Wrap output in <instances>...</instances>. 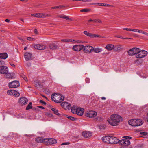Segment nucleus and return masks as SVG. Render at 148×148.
<instances>
[{
	"instance_id": "f257e3e1",
	"label": "nucleus",
	"mask_w": 148,
	"mask_h": 148,
	"mask_svg": "<svg viewBox=\"0 0 148 148\" xmlns=\"http://www.w3.org/2000/svg\"><path fill=\"white\" fill-rule=\"evenodd\" d=\"M123 119L121 116L117 114H112L108 121L111 125L115 126L118 125L122 121Z\"/></svg>"
},
{
	"instance_id": "f03ea898",
	"label": "nucleus",
	"mask_w": 148,
	"mask_h": 148,
	"mask_svg": "<svg viewBox=\"0 0 148 148\" xmlns=\"http://www.w3.org/2000/svg\"><path fill=\"white\" fill-rule=\"evenodd\" d=\"M51 99L52 101L57 103H60L62 101L64 97L60 94H52Z\"/></svg>"
},
{
	"instance_id": "7ed1b4c3",
	"label": "nucleus",
	"mask_w": 148,
	"mask_h": 148,
	"mask_svg": "<svg viewBox=\"0 0 148 148\" xmlns=\"http://www.w3.org/2000/svg\"><path fill=\"white\" fill-rule=\"evenodd\" d=\"M128 123L132 126H138L141 125L143 122L142 120L139 119H132L129 121Z\"/></svg>"
},
{
	"instance_id": "20e7f679",
	"label": "nucleus",
	"mask_w": 148,
	"mask_h": 148,
	"mask_svg": "<svg viewBox=\"0 0 148 148\" xmlns=\"http://www.w3.org/2000/svg\"><path fill=\"white\" fill-rule=\"evenodd\" d=\"M121 47V46H116L114 47L113 45L108 44L106 45L105 48L109 51L111 50L114 48L116 51H118L120 49Z\"/></svg>"
},
{
	"instance_id": "39448f33",
	"label": "nucleus",
	"mask_w": 148,
	"mask_h": 148,
	"mask_svg": "<svg viewBox=\"0 0 148 148\" xmlns=\"http://www.w3.org/2000/svg\"><path fill=\"white\" fill-rule=\"evenodd\" d=\"M147 52L144 50L140 51L136 55V57L138 58H141L146 56L147 55Z\"/></svg>"
},
{
	"instance_id": "423d86ee",
	"label": "nucleus",
	"mask_w": 148,
	"mask_h": 148,
	"mask_svg": "<svg viewBox=\"0 0 148 148\" xmlns=\"http://www.w3.org/2000/svg\"><path fill=\"white\" fill-rule=\"evenodd\" d=\"M8 85L9 87L11 88H15L18 87L20 84L18 81L15 80L10 82Z\"/></svg>"
},
{
	"instance_id": "0eeeda50",
	"label": "nucleus",
	"mask_w": 148,
	"mask_h": 148,
	"mask_svg": "<svg viewBox=\"0 0 148 148\" xmlns=\"http://www.w3.org/2000/svg\"><path fill=\"white\" fill-rule=\"evenodd\" d=\"M97 115V112L93 111H90L86 112L85 115L89 117L92 118L94 117Z\"/></svg>"
},
{
	"instance_id": "6e6552de",
	"label": "nucleus",
	"mask_w": 148,
	"mask_h": 148,
	"mask_svg": "<svg viewBox=\"0 0 148 148\" xmlns=\"http://www.w3.org/2000/svg\"><path fill=\"white\" fill-rule=\"evenodd\" d=\"M83 49L85 53H90L92 51L93 47L91 46H84Z\"/></svg>"
},
{
	"instance_id": "1a4fd4ad",
	"label": "nucleus",
	"mask_w": 148,
	"mask_h": 148,
	"mask_svg": "<svg viewBox=\"0 0 148 148\" xmlns=\"http://www.w3.org/2000/svg\"><path fill=\"white\" fill-rule=\"evenodd\" d=\"M84 46L82 45H75L73 47V50L75 51H79L83 49Z\"/></svg>"
},
{
	"instance_id": "9d476101",
	"label": "nucleus",
	"mask_w": 148,
	"mask_h": 148,
	"mask_svg": "<svg viewBox=\"0 0 148 148\" xmlns=\"http://www.w3.org/2000/svg\"><path fill=\"white\" fill-rule=\"evenodd\" d=\"M33 47L35 49L39 50H43L46 48V47L43 45L40 44H34Z\"/></svg>"
},
{
	"instance_id": "9b49d317",
	"label": "nucleus",
	"mask_w": 148,
	"mask_h": 148,
	"mask_svg": "<svg viewBox=\"0 0 148 148\" xmlns=\"http://www.w3.org/2000/svg\"><path fill=\"white\" fill-rule=\"evenodd\" d=\"M8 72V68L5 66H0V73L1 74H4Z\"/></svg>"
},
{
	"instance_id": "f8f14e48",
	"label": "nucleus",
	"mask_w": 148,
	"mask_h": 148,
	"mask_svg": "<svg viewBox=\"0 0 148 148\" xmlns=\"http://www.w3.org/2000/svg\"><path fill=\"white\" fill-rule=\"evenodd\" d=\"M28 102V100L27 98L24 97H20L19 100L18 102L20 104L24 105L26 104Z\"/></svg>"
},
{
	"instance_id": "ddd939ff",
	"label": "nucleus",
	"mask_w": 148,
	"mask_h": 148,
	"mask_svg": "<svg viewBox=\"0 0 148 148\" xmlns=\"http://www.w3.org/2000/svg\"><path fill=\"white\" fill-rule=\"evenodd\" d=\"M118 139L116 137L114 136L110 137L109 142L110 144H116L118 143Z\"/></svg>"
},
{
	"instance_id": "4468645a",
	"label": "nucleus",
	"mask_w": 148,
	"mask_h": 148,
	"mask_svg": "<svg viewBox=\"0 0 148 148\" xmlns=\"http://www.w3.org/2000/svg\"><path fill=\"white\" fill-rule=\"evenodd\" d=\"M84 111V109L82 108L77 107L76 114L79 116H82L83 114Z\"/></svg>"
},
{
	"instance_id": "2eb2a0df",
	"label": "nucleus",
	"mask_w": 148,
	"mask_h": 148,
	"mask_svg": "<svg viewBox=\"0 0 148 148\" xmlns=\"http://www.w3.org/2000/svg\"><path fill=\"white\" fill-rule=\"evenodd\" d=\"M62 107L66 110H69L70 107V105L68 103L66 102H63L61 104Z\"/></svg>"
},
{
	"instance_id": "dca6fc26",
	"label": "nucleus",
	"mask_w": 148,
	"mask_h": 148,
	"mask_svg": "<svg viewBox=\"0 0 148 148\" xmlns=\"http://www.w3.org/2000/svg\"><path fill=\"white\" fill-rule=\"evenodd\" d=\"M82 136L85 138L90 137L92 136V132L90 131H84L82 133Z\"/></svg>"
},
{
	"instance_id": "f3484780",
	"label": "nucleus",
	"mask_w": 148,
	"mask_h": 148,
	"mask_svg": "<svg viewBox=\"0 0 148 148\" xmlns=\"http://www.w3.org/2000/svg\"><path fill=\"white\" fill-rule=\"evenodd\" d=\"M24 56L26 61H28L32 59V54L30 53L26 52L25 53Z\"/></svg>"
},
{
	"instance_id": "a211bd4d",
	"label": "nucleus",
	"mask_w": 148,
	"mask_h": 148,
	"mask_svg": "<svg viewBox=\"0 0 148 148\" xmlns=\"http://www.w3.org/2000/svg\"><path fill=\"white\" fill-rule=\"evenodd\" d=\"M5 74L6 78L9 79L13 78L14 77V74L13 73H9L8 72Z\"/></svg>"
},
{
	"instance_id": "6ab92c4d",
	"label": "nucleus",
	"mask_w": 148,
	"mask_h": 148,
	"mask_svg": "<svg viewBox=\"0 0 148 148\" xmlns=\"http://www.w3.org/2000/svg\"><path fill=\"white\" fill-rule=\"evenodd\" d=\"M110 136H105L102 138V140L103 142L107 143H109V140H110Z\"/></svg>"
},
{
	"instance_id": "aec40b11",
	"label": "nucleus",
	"mask_w": 148,
	"mask_h": 148,
	"mask_svg": "<svg viewBox=\"0 0 148 148\" xmlns=\"http://www.w3.org/2000/svg\"><path fill=\"white\" fill-rule=\"evenodd\" d=\"M49 48L52 50H55L58 48V45L54 43L50 44L49 45Z\"/></svg>"
},
{
	"instance_id": "412c9836",
	"label": "nucleus",
	"mask_w": 148,
	"mask_h": 148,
	"mask_svg": "<svg viewBox=\"0 0 148 148\" xmlns=\"http://www.w3.org/2000/svg\"><path fill=\"white\" fill-rule=\"evenodd\" d=\"M58 17L60 18H62L63 19H65L66 20H71V18H69V16H66L64 14H62L59 15L58 16Z\"/></svg>"
},
{
	"instance_id": "4be33fe9",
	"label": "nucleus",
	"mask_w": 148,
	"mask_h": 148,
	"mask_svg": "<svg viewBox=\"0 0 148 148\" xmlns=\"http://www.w3.org/2000/svg\"><path fill=\"white\" fill-rule=\"evenodd\" d=\"M48 142L49 144L50 145L55 144L57 142V141L55 139L49 138Z\"/></svg>"
},
{
	"instance_id": "5701e85b",
	"label": "nucleus",
	"mask_w": 148,
	"mask_h": 148,
	"mask_svg": "<svg viewBox=\"0 0 148 148\" xmlns=\"http://www.w3.org/2000/svg\"><path fill=\"white\" fill-rule=\"evenodd\" d=\"M8 57L7 54L6 53H0V58L5 59Z\"/></svg>"
},
{
	"instance_id": "b1692460",
	"label": "nucleus",
	"mask_w": 148,
	"mask_h": 148,
	"mask_svg": "<svg viewBox=\"0 0 148 148\" xmlns=\"http://www.w3.org/2000/svg\"><path fill=\"white\" fill-rule=\"evenodd\" d=\"M102 49L99 48H93V49L92 50V51L96 53L100 52L102 51Z\"/></svg>"
},
{
	"instance_id": "393cba45",
	"label": "nucleus",
	"mask_w": 148,
	"mask_h": 148,
	"mask_svg": "<svg viewBox=\"0 0 148 148\" xmlns=\"http://www.w3.org/2000/svg\"><path fill=\"white\" fill-rule=\"evenodd\" d=\"M84 33L85 35L90 37H93V34L90 33L87 31H84Z\"/></svg>"
},
{
	"instance_id": "a878e982",
	"label": "nucleus",
	"mask_w": 148,
	"mask_h": 148,
	"mask_svg": "<svg viewBox=\"0 0 148 148\" xmlns=\"http://www.w3.org/2000/svg\"><path fill=\"white\" fill-rule=\"evenodd\" d=\"M143 62V60L142 59H137L135 60L134 63L137 65H139L141 64Z\"/></svg>"
},
{
	"instance_id": "bb28decb",
	"label": "nucleus",
	"mask_w": 148,
	"mask_h": 148,
	"mask_svg": "<svg viewBox=\"0 0 148 148\" xmlns=\"http://www.w3.org/2000/svg\"><path fill=\"white\" fill-rule=\"evenodd\" d=\"M133 49L134 51V55H136H136L137 53H138L140 49L137 48H133Z\"/></svg>"
},
{
	"instance_id": "cd10ccee",
	"label": "nucleus",
	"mask_w": 148,
	"mask_h": 148,
	"mask_svg": "<svg viewBox=\"0 0 148 148\" xmlns=\"http://www.w3.org/2000/svg\"><path fill=\"white\" fill-rule=\"evenodd\" d=\"M15 90H10L7 91V93L8 95L13 96Z\"/></svg>"
},
{
	"instance_id": "c85d7f7f",
	"label": "nucleus",
	"mask_w": 148,
	"mask_h": 148,
	"mask_svg": "<svg viewBox=\"0 0 148 148\" xmlns=\"http://www.w3.org/2000/svg\"><path fill=\"white\" fill-rule=\"evenodd\" d=\"M51 110L53 111L54 114L58 115H60V114L58 112V111L57 109H56L55 108H52L51 109Z\"/></svg>"
},
{
	"instance_id": "c756f323",
	"label": "nucleus",
	"mask_w": 148,
	"mask_h": 148,
	"mask_svg": "<svg viewBox=\"0 0 148 148\" xmlns=\"http://www.w3.org/2000/svg\"><path fill=\"white\" fill-rule=\"evenodd\" d=\"M43 139L41 137H38L36 139V141L38 143L43 142Z\"/></svg>"
},
{
	"instance_id": "7c9ffc66",
	"label": "nucleus",
	"mask_w": 148,
	"mask_h": 148,
	"mask_svg": "<svg viewBox=\"0 0 148 148\" xmlns=\"http://www.w3.org/2000/svg\"><path fill=\"white\" fill-rule=\"evenodd\" d=\"M127 53L129 55H134V51L133 50V48L128 51Z\"/></svg>"
},
{
	"instance_id": "2f4dec72",
	"label": "nucleus",
	"mask_w": 148,
	"mask_h": 148,
	"mask_svg": "<svg viewBox=\"0 0 148 148\" xmlns=\"http://www.w3.org/2000/svg\"><path fill=\"white\" fill-rule=\"evenodd\" d=\"M76 108H77V107L76 106H73L71 110V111L72 113L73 114L76 113Z\"/></svg>"
},
{
	"instance_id": "473e14b6",
	"label": "nucleus",
	"mask_w": 148,
	"mask_h": 148,
	"mask_svg": "<svg viewBox=\"0 0 148 148\" xmlns=\"http://www.w3.org/2000/svg\"><path fill=\"white\" fill-rule=\"evenodd\" d=\"M40 14H41L39 13H36L32 14H31V16L36 17L40 18V17H42V16H40Z\"/></svg>"
},
{
	"instance_id": "72a5a7b5",
	"label": "nucleus",
	"mask_w": 148,
	"mask_h": 148,
	"mask_svg": "<svg viewBox=\"0 0 148 148\" xmlns=\"http://www.w3.org/2000/svg\"><path fill=\"white\" fill-rule=\"evenodd\" d=\"M32 108V103L31 102H29L26 108V110H27L30 109H31Z\"/></svg>"
},
{
	"instance_id": "f704fd0d",
	"label": "nucleus",
	"mask_w": 148,
	"mask_h": 148,
	"mask_svg": "<svg viewBox=\"0 0 148 148\" xmlns=\"http://www.w3.org/2000/svg\"><path fill=\"white\" fill-rule=\"evenodd\" d=\"M130 144V142L129 140L125 139V143H124V145H129Z\"/></svg>"
},
{
	"instance_id": "c9c22d12",
	"label": "nucleus",
	"mask_w": 148,
	"mask_h": 148,
	"mask_svg": "<svg viewBox=\"0 0 148 148\" xmlns=\"http://www.w3.org/2000/svg\"><path fill=\"white\" fill-rule=\"evenodd\" d=\"M20 93L17 91L15 90L13 96L16 97H18L20 96Z\"/></svg>"
},
{
	"instance_id": "e433bc0d",
	"label": "nucleus",
	"mask_w": 148,
	"mask_h": 148,
	"mask_svg": "<svg viewBox=\"0 0 148 148\" xmlns=\"http://www.w3.org/2000/svg\"><path fill=\"white\" fill-rule=\"evenodd\" d=\"M66 117L67 118H68L69 119L72 121H75L76 120V118H74V117H72L71 116H69L67 115Z\"/></svg>"
},
{
	"instance_id": "4c0bfd02",
	"label": "nucleus",
	"mask_w": 148,
	"mask_h": 148,
	"mask_svg": "<svg viewBox=\"0 0 148 148\" xmlns=\"http://www.w3.org/2000/svg\"><path fill=\"white\" fill-rule=\"evenodd\" d=\"M90 9H84L80 10V12H88L90 11Z\"/></svg>"
},
{
	"instance_id": "58836bf2",
	"label": "nucleus",
	"mask_w": 148,
	"mask_h": 148,
	"mask_svg": "<svg viewBox=\"0 0 148 148\" xmlns=\"http://www.w3.org/2000/svg\"><path fill=\"white\" fill-rule=\"evenodd\" d=\"M125 139H122L120 140H118V143H119V144L124 145V143H125Z\"/></svg>"
},
{
	"instance_id": "ea45409f",
	"label": "nucleus",
	"mask_w": 148,
	"mask_h": 148,
	"mask_svg": "<svg viewBox=\"0 0 148 148\" xmlns=\"http://www.w3.org/2000/svg\"><path fill=\"white\" fill-rule=\"evenodd\" d=\"M49 138H48V139L46 138V139H44L43 141V142H44L45 143H46L48 145V144H49L48 142H49Z\"/></svg>"
},
{
	"instance_id": "a19ab883",
	"label": "nucleus",
	"mask_w": 148,
	"mask_h": 148,
	"mask_svg": "<svg viewBox=\"0 0 148 148\" xmlns=\"http://www.w3.org/2000/svg\"><path fill=\"white\" fill-rule=\"evenodd\" d=\"M20 76L21 77L25 80L26 81L27 80V78L25 75L22 74Z\"/></svg>"
},
{
	"instance_id": "79ce46f5",
	"label": "nucleus",
	"mask_w": 148,
	"mask_h": 148,
	"mask_svg": "<svg viewBox=\"0 0 148 148\" xmlns=\"http://www.w3.org/2000/svg\"><path fill=\"white\" fill-rule=\"evenodd\" d=\"M27 39L29 41H34L35 40V39L33 38L30 37H28L27 38Z\"/></svg>"
},
{
	"instance_id": "37998d69",
	"label": "nucleus",
	"mask_w": 148,
	"mask_h": 148,
	"mask_svg": "<svg viewBox=\"0 0 148 148\" xmlns=\"http://www.w3.org/2000/svg\"><path fill=\"white\" fill-rule=\"evenodd\" d=\"M99 128L101 130H104L105 128V127L103 125H101L99 126Z\"/></svg>"
},
{
	"instance_id": "c03bdc74",
	"label": "nucleus",
	"mask_w": 148,
	"mask_h": 148,
	"mask_svg": "<svg viewBox=\"0 0 148 148\" xmlns=\"http://www.w3.org/2000/svg\"><path fill=\"white\" fill-rule=\"evenodd\" d=\"M93 37H101L102 38H104L102 36L99 35H96L94 34H93Z\"/></svg>"
},
{
	"instance_id": "a18cd8bd",
	"label": "nucleus",
	"mask_w": 148,
	"mask_h": 148,
	"mask_svg": "<svg viewBox=\"0 0 148 148\" xmlns=\"http://www.w3.org/2000/svg\"><path fill=\"white\" fill-rule=\"evenodd\" d=\"M62 8V6L61 5L55 6L54 7H52L51 8V9H56V8Z\"/></svg>"
},
{
	"instance_id": "49530a36",
	"label": "nucleus",
	"mask_w": 148,
	"mask_h": 148,
	"mask_svg": "<svg viewBox=\"0 0 148 148\" xmlns=\"http://www.w3.org/2000/svg\"><path fill=\"white\" fill-rule=\"evenodd\" d=\"M123 138L129 140L132 138V137L128 136H124L123 137Z\"/></svg>"
},
{
	"instance_id": "de8ad7c7",
	"label": "nucleus",
	"mask_w": 148,
	"mask_h": 148,
	"mask_svg": "<svg viewBox=\"0 0 148 148\" xmlns=\"http://www.w3.org/2000/svg\"><path fill=\"white\" fill-rule=\"evenodd\" d=\"M116 37H117V38H121V39H130V38H123L122 36H120L119 37H118V36H115Z\"/></svg>"
},
{
	"instance_id": "09e8293b",
	"label": "nucleus",
	"mask_w": 148,
	"mask_h": 148,
	"mask_svg": "<svg viewBox=\"0 0 148 148\" xmlns=\"http://www.w3.org/2000/svg\"><path fill=\"white\" fill-rule=\"evenodd\" d=\"M140 134H143L144 135H147V132H140Z\"/></svg>"
},
{
	"instance_id": "8fccbe9b",
	"label": "nucleus",
	"mask_w": 148,
	"mask_h": 148,
	"mask_svg": "<svg viewBox=\"0 0 148 148\" xmlns=\"http://www.w3.org/2000/svg\"><path fill=\"white\" fill-rule=\"evenodd\" d=\"M102 6H112L111 5H110L109 4H104L103 3V4L102 5Z\"/></svg>"
},
{
	"instance_id": "3c124183",
	"label": "nucleus",
	"mask_w": 148,
	"mask_h": 148,
	"mask_svg": "<svg viewBox=\"0 0 148 148\" xmlns=\"http://www.w3.org/2000/svg\"><path fill=\"white\" fill-rule=\"evenodd\" d=\"M123 29L124 30H126L127 31H132V29H129L128 28H124Z\"/></svg>"
},
{
	"instance_id": "603ef678",
	"label": "nucleus",
	"mask_w": 148,
	"mask_h": 148,
	"mask_svg": "<svg viewBox=\"0 0 148 148\" xmlns=\"http://www.w3.org/2000/svg\"><path fill=\"white\" fill-rule=\"evenodd\" d=\"M34 84L36 87H38L39 85V83L37 82H34Z\"/></svg>"
},
{
	"instance_id": "864d4df0",
	"label": "nucleus",
	"mask_w": 148,
	"mask_h": 148,
	"mask_svg": "<svg viewBox=\"0 0 148 148\" xmlns=\"http://www.w3.org/2000/svg\"><path fill=\"white\" fill-rule=\"evenodd\" d=\"M70 144L69 142H65L63 143H62L61 145H69Z\"/></svg>"
},
{
	"instance_id": "5fc2aeb1",
	"label": "nucleus",
	"mask_w": 148,
	"mask_h": 148,
	"mask_svg": "<svg viewBox=\"0 0 148 148\" xmlns=\"http://www.w3.org/2000/svg\"><path fill=\"white\" fill-rule=\"evenodd\" d=\"M40 102L41 103H42L44 105H46V103L42 100H40Z\"/></svg>"
},
{
	"instance_id": "6e6d98bb",
	"label": "nucleus",
	"mask_w": 148,
	"mask_h": 148,
	"mask_svg": "<svg viewBox=\"0 0 148 148\" xmlns=\"http://www.w3.org/2000/svg\"><path fill=\"white\" fill-rule=\"evenodd\" d=\"M86 82L87 83H88L90 82V81L89 78H86L85 80Z\"/></svg>"
},
{
	"instance_id": "4d7b16f0",
	"label": "nucleus",
	"mask_w": 148,
	"mask_h": 148,
	"mask_svg": "<svg viewBox=\"0 0 148 148\" xmlns=\"http://www.w3.org/2000/svg\"><path fill=\"white\" fill-rule=\"evenodd\" d=\"M96 5L102 6L103 4L102 3H96Z\"/></svg>"
},
{
	"instance_id": "13d9d810",
	"label": "nucleus",
	"mask_w": 148,
	"mask_h": 148,
	"mask_svg": "<svg viewBox=\"0 0 148 148\" xmlns=\"http://www.w3.org/2000/svg\"><path fill=\"white\" fill-rule=\"evenodd\" d=\"M4 64V62L2 60L0 61V65H2Z\"/></svg>"
},
{
	"instance_id": "bf43d9fd",
	"label": "nucleus",
	"mask_w": 148,
	"mask_h": 148,
	"mask_svg": "<svg viewBox=\"0 0 148 148\" xmlns=\"http://www.w3.org/2000/svg\"><path fill=\"white\" fill-rule=\"evenodd\" d=\"M40 14H41L40 16H42V17H40V18H43L44 17V16H45L46 14H45L44 13H40Z\"/></svg>"
},
{
	"instance_id": "052dcab7",
	"label": "nucleus",
	"mask_w": 148,
	"mask_h": 148,
	"mask_svg": "<svg viewBox=\"0 0 148 148\" xmlns=\"http://www.w3.org/2000/svg\"><path fill=\"white\" fill-rule=\"evenodd\" d=\"M66 42H72L73 41L72 39H67L66 40Z\"/></svg>"
},
{
	"instance_id": "680f3d73",
	"label": "nucleus",
	"mask_w": 148,
	"mask_h": 148,
	"mask_svg": "<svg viewBox=\"0 0 148 148\" xmlns=\"http://www.w3.org/2000/svg\"><path fill=\"white\" fill-rule=\"evenodd\" d=\"M34 32L36 34H38V31L36 29H35L34 30Z\"/></svg>"
},
{
	"instance_id": "e2e57ef3",
	"label": "nucleus",
	"mask_w": 148,
	"mask_h": 148,
	"mask_svg": "<svg viewBox=\"0 0 148 148\" xmlns=\"http://www.w3.org/2000/svg\"><path fill=\"white\" fill-rule=\"evenodd\" d=\"M142 34H145V35H147L148 36V33L144 31H143Z\"/></svg>"
},
{
	"instance_id": "0e129e2a",
	"label": "nucleus",
	"mask_w": 148,
	"mask_h": 148,
	"mask_svg": "<svg viewBox=\"0 0 148 148\" xmlns=\"http://www.w3.org/2000/svg\"><path fill=\"white\" fill-rule=\"evenodd\" d=\"M76 42L77 43H82V41L81 40H76Z\"/></svg>"
},
{
	"instance_id": "69168bd1",
	"label": "nucleus",
	"mask_w": 148,
	"mask_h": 148,
	"mask_svg": "<svg viewBox=\"0 0 148 148\" xmlns=\"http://www.w3.org/2000/svg\"><path fill=\"white\" fill-rule=\"evenodd\" d=\"M143 30H139L138 29L137 31V32L143 33Z\"/></svg>"
},
{
	"instance_id": "338daca9",
	"label": "nucleus",
	"mask_w": 148,
	"mask_h": 148,
	"mask_svg": "<svg viewBox=\"0 0 148 148\" xmlns=\"http://www.w3.org/2000/svg\"><path fill=\"white\" fill-rule=\"evenodd\" d=\"M138 30V29H132V31H134L135 32H137Z\"/></svg>"
},
{
	"instance_id": "774afa93",
	"label": "nucleus",
	"mask_w": 148,
	"mask_h": 148,
	"mask_svg": "<svg viewBox=\"0 0 148 148\" xmlns=\"http://www.w3.org/2000/svg\"><path fill=\"white\" fill-rule=\"evenodd\" d=\"M38 107H39V108H41L43 109H45V108L43 107V106H38Z\"/></svg>"
}]
</instances>
